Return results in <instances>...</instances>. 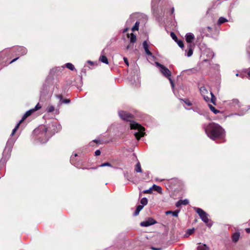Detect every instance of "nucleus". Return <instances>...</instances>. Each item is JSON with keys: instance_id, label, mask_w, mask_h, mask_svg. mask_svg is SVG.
<instances>
[{"instance_id": "nucleus-1", "label": "nucleus", "mask_w": 250, "mask_h": 250, "mask_svg": "<svg viewBox=\"0 0 250 250\" xmlns=\"http://www.w3.org/2000/svg\"><path fill=\"white\" fill-rule=\"evenodd\" d=\"M61 126L56 122L52 123L48 127H46L44 125L40 126L34 130V133L38 135V137L41 143H45L49 138L56 132L60 130Z\"/></svg>"}, {"instance_id": "nucleus-2", "label": "nucleus", "mask_w": 250, "mask_h": 250, "mask_svg": "<svg viewBox=\"0 0 250 250\" xmlns=\"http://www.w3.org/2000/svg\"><path fill=\"white\" fill-rule=\"evenodd\" d=\"M119 115L122 120L130 122L129 125L131 129L137 130V132L134 133V136L137 140H139L141 137L145 135V128L138 123L134 121H131L132 116L130 114L125 111H121L119 112Z\"/></svg>"}, {"instance_id": "nucleus-3", "label": "nucleus", "mask_w": 250, "mask_h": 250, "mask_svg": "<svg viewBox=\"0 0 250 250\" xmlns=\"http://www.w3.org/2000/svg\"><path fill=\"white\" fill-rule=\"evenodd\" d=\"M205 130L208 136L213 140L223 139L225 137L224 129L219 125L214 123H211L205 127Z\"/></svg>"}, {"instance_id": "nucleus-4", "label": "nucleus", "mask_w": 250, "mask_h": 250, "mask_svg": "<svg viewBox=\"0 0 250 250\" xmlns=\"http://www.w3.org/2000/svg\"><path fill=\"white\" fill-rule=\"evenodd\" d=\"M200 91L201 95L206 102L210 101L212 103L215 104L216 98L211 92L209 93L205 86L201 87Z\"/></svg>"}, {"instance_id": "nucleus-5", "label": "nucleus", "mask_w": 250, "mask_h": 250, "mask_svg": "<svg viewBox=\"0 0 250 250\" xmlns=\"http://www.w3.org/2000/svg\"><path fill=\"white\" fill-rule=\"evenodd\" d=\"M194 209L199 215L201 220L206 224L208 227H210L212 226V223H209L208 215L204 210L200 208L196 207L194 208Z\"/></svg>"}, {"instance_id": "nucleus-6", "label": "nucleus", "mask_w": 250, "mask_h": 250, "mask_svg": "<svg viewBox=\"0 0 250 250\" xmlns=\"http://www.w3.org/2000/svg\"><path fill=\"white\" fill-rule=\"evenodd\" d=\"M155 64L157 67H158L159 69V71L161 73L166 77L168 78L169 81V82L172 85V79L171 78V72L165 66L160 64L158 62H155Z\"/></svg>"}, {"instance_id": "nucleus-7", "label": "nucleus", "mask_w": 250, "mask_h": 250, "mask_svg": "<svg viewBox=\"0 0 250 250\" xmlns=\"http://www.w3.org/2000/svg\"><path fill=\"white\" fill-rule=\"evenodd\" d=\"M157 222L152 218H148L140 223L142 227H147L156 224Z\"/></svg>"}, {"instance_id": "nucleus-8", "label": "nucleus", "mask_w": 250, "mask_h": 250, "mask_svg": "<svg viewBox=\"0 0 250 250\" xmlns=\"http://www.w3.org/2000/svg\"><path fill=\"white\" fill-rule=\"evenodd\" d=\"M184 103V106L187 110H190L192 108L191 107H188L192 105L193 102L190 101L188 99H184L181 100Z\"/></svg>"}, {"instance_id": "nucleus-9", "label": "nucleus", "mask_w": 250, "mask_h": 250, "mask_svg": "<svg viewBox=\"0 0 250 250\" xmlns=\"http://www.w3.org/2000/svg\"><path fill=\"white\" fill-rule=\"evenodd\" d=\"M194 47V45L188 44L187 46V49L185 50V55L188 57L191 56L193 54Z\"/></svg>"}, {"instance_id": "nucleus-10", "label": "nucleus", "mask_w": 250, "mask_h": 250, "mask_svg": "<svg viewBox=\"0 0 250 250\" xmlns=\"http://www.w3.org/2000/svg\"><path fill=\"white\" fill-rule=\"evenodd\" d=\"M16 52L18 55H23L26 54L27 49L23 47L22 46H18L16 47Z\"/></svg>"}, {"instance_id": "nucleus-11", "label": "nucleus", "mask_w": 250, "mask_h": 250, "mask_svg": "<svg viewBox=\"0 0 250 250\" xmlns=\"http://www.w3.org/2000/svg\"><path fill=\"white\" fill-rule=\"evenodd\" d=\"M185 38L186 42L188 44H191V42L194 39V35L191 33H188L186 35Z\"/></svg>"}, {"instance_id": "nucleus-12", "label": "nucleus", "mask_w": 250, "mask_h": 250, "mask_svg": "<svg viewBox=\"0 0 250 250\" xmlns=\"http://www.w3.org/2000/svg\"><path fill=\"white\" fill-rule=\"evenodd\" d=\"M99 61L104 63L108 64V61L106 57L105 56L104 50H103L101 52V55L100 57Z\"/></svg>"}, {"instance_id": "nucleus-13", "label": "nucleus", "mask_w": 250, "mask_h": 250, "mask_svg": "<svg viewBox=\"0 0 250 250\" xmlns=\"http://www.w3.org/2000/svg\"><path fill=\"white\" fill-rule=\"evenodd\" d=\"M189 201L188 199L180 200L175 204L177 208H179L181 205H187L188 204Z\"/></svg>"}, {"instance_id": "nucleus-14", "label": "nucleus", "mask_w": 250, "mask_h": 250, "mask_svg": "<svg viewBox=\"0 0 250 250\" xmlns=\"http://www.w3.org/2000/svg\"><path fill=\"white\" fill-rule=\"evenodd\" d=\"M197 250H210V249L206 244L200 243L198 245Z\"/></svg>"}, {"instance_id": "nucleus-15", "label": "nucleus", "mask_w": 250, "mask_h": 250, "mask_svg": "<svg viewBox=\"0 0 250 250\" xmlns=\"http://www.w3.org/2000/svg\"><path fill=\"white\" fill-rule=\"evenodd\" d=\"M143 45V47H144V48L145 50L146 54L148 56H152V54L151 53V52L150 51H149V50L148 49V45L146 41L144 42Z\"/></svg>"}, {"instance_id": "nucleus-16", "label": "nucleus", "mask_w": 250, "mask_h": 250, "mask_svg": "<svg viewBox=\"0 0 250 250\" xmlns=\"http://www.w3.org/2000/svg\"><path fill=\"white\" fill-rule=\"evenodd\" d=\"M173 40L176 42L179 47L181 48L184 47V43L181 40H178L177 36L173 33Z\"/></svg>"}, {"instance_id": "nucleus-17", "label": "nucleus", "mask_w": 250, "mask_h": 250, "mask_svg": "<svg viewBox=\"0 0 250 250\" xmlns=\"http://www.w3.org/2000/svg\"><path fill=\"white\" fill-rule=\"evenodd\" d=\"M136 14H131L129 18L126 21V24L128 25H129L130 24H131L136 19Z\"/></svg>"}, {"instance_id": "nucleus-18", "label": "nucleus", "mask_w": 250, "mask_h": 250, "mask_svg": "<svg viewBox=\"0 0 250 250\" xmlns=\"http://www.w3.org/2000/svg\"><path fill=\"white\" fill-rule=\"evenodd\" d=\"M34 111V110L33 109L29 110L26 113L24 114L23 117L20 121V123H22L27 117L30 116Z\"/></svg>"}, {"instance_id": "nucleus-19", "label": "nucleus", "mask_w": 250, "mask_h": 250, "mask_svg": "<svg viewBox=\"0 0 250 250\" xmlns=\"http://www.w3.org/2000/svg\"><path fill=\"white\" fill-rule=\"evenodd\" d=\"M240 237L239 232H236L233 234L232 236V240L234 242H236L238 241Z\"/></svg>"}, {"instance_id": "nucleus-20", "label": "nucleus", "mask_w": 250, "mask_h": 250, "mask_svg": "<svg viewBox=\"0 0 250 250\" xmlns=\"http://www.w3.org/2000/svg\"><path fill=\"white\" fill-rule=\"evenodd\" d=\"M173 185H177L179 188L182 186V182L177 178H173Z\"/></svg>"}, {"instance_id": "nucleus-21", "label": "nucleus", "mask_w": 250, "mask_h": 250, "mask_svg": "<svg viewBox=\"0 0 250 250\" xmlns=\"http://www.w3.org/2000/svg\"><path fill=\"white\" fill-rule=\"evenodd\" d=\"M239 102L238 99H234L231 101H229V105L235 106L236 105H238Z\"/></svg>"}, {"instance_id": "nucleus-22", "label": "nucleus", "mask_w": 250, "mask_h": 250, "mask_svg": "<svg viewBox=\"0 0 250 250\" xmlns=\"http://www.w3.org/2000/svg\"><path fill=\"white\" fill-rule=\"evenodd\" d=\"M151 188H152V190L156 191L159 193L162 192V188L160 186L154 185L151 187Z\"/></svg>"}, {"instance_id": "nucleus-23", "label": "nucleus", "mask_w": 250, "mask_h": 250, "mask_svg": "<svg viewBox=\"0 0 250 250\" xmlns=\"http://www.w3.org/2000/svg\"><path fill=\"white\" fill-rule=\"evenodd\" d=\"M143 206H142V205H139L138 206V207H137L135 212H134V215L135 216H136L137 215L140 211L143 209Z\"/></svg>"}, {"instance_id": "nucleus-24", "label": "nucleus", "mask_w": 250, "mask_h": 250, "mask_svg": "<svg viewBox=\"0 0 250 250\" xmlns=\"http://www.w3.org/2000/svg\"><path fill=\"white\" fill-rule=\"evenodd\" d=\"M135 170L137 172H142V169L141 167V164L139 162H138L136 165Z\"/></svg>"}, {"instance_id": "nucleus-25", "label": "nucleus", "mask_w": 250, "mask_h": 250, "mask_svg": "<svg viewBox=\"0 0 250 250\" xmlns=\"http://www.w3.org/2000/svg\"><path fill=\"white\" fill-rule=\"evenodd\" d=\"M194 231V229H188L185 234V236L186 237H188L190 235L192 234Z\"/></svg>"}, {"instance_id": "nucleus-26", "label": "nucleus", "mask_w": 250, "mask_h": 250, "mask_svg": "<svg viewBox=\"0 0 250 250\" xmlns=\"http://www.w3.org/2000/svg\"><path fill=\"white\" fill-rule=\"evenodd\" d=\"M208 106L210 110L212 111L214 114H216L220 112V111L217 109H216L213 105L209 104Z\"/></svg>"}, {"instance_id": "nucleus-27", "label": "nucleus", "mask_w": 250, "mask_h": 250, "mask_svg": "<svg viewBox=\"0 0 250 250\" xmlns=\"http://www.w3.org/2000/svg\"><path fill=\"white\" fill-rule=\"evenodd\" d=\"M65 66L68 69L71 70H74L75 69V67L73 64L71 63H67L65 64Z\"/></svg>"}, {"instance_id": "nucleus-28", "label": "nucleus", "mask_w": 250, "mask_h": 250, "mask_svg": "<svg viewBox=\"0 0 250 250\" xmlns=\"http://www.w3.org/2000/svg\"><path fill=\"white\" fill-rule=\"evenodd\" d=\"M228 21V20L227 19L224 18V17H220L218 21V24H221L224 22H226Z\"/></svg>"}, {"instance_id": "nucleus-29", "label": "nucleus", "mask_w": 250, "mask_h": 250, "mask_svg": "<svg viewBox=\"0 0 250 250\" xmlns=\"http://www.w3.org/2000/svg\"><path fill=\"white\" fill-rule=\"evenodd\" d=\"M139 21H136L135 22V25H134V26L132 28L131 30L132 31H137L139 29Z\"/></svg>"}, {"instance_id": "nucleus-30", "label": "nucleus", "mask_w": 250, "mask_h": 250, "mask_svg": "<svg viewBox=\"0 0 250 250\" xmlns=\"http://www.w3.org/2000/svg\"><path fill=\"white\" fill-rule=\"evenodd\" d=\"M130 42H131V43H134L136 41V37L133 33H131L130 34Z\"/></svg>"}, {"instance_id": "nucleus-31", "label": "nucleus", "mask_w": 250, "mask_h": 250, "mask_svg": "<svg viewBox=\"0 0 250 250\" xmlns=\"http://www.w3.org/2000/svg\"><path fill=\"white\" fill-rule=\"evenodd\" d=\"M21 123H20V122H19V123L17 125L15 126V127L13 129L12 133L11 134V136H13L15 134V132H16V131L18 129Z\"/></svg>"}, {"instance_id": "nucleus-32", "label": "nucleus", "mask_w": 250, "mask_h": 250, "mask_svg": "<svg viewBox=\"0 0 250 250\" xmlns=\"http://www.w3.org/2000/svg\"><path fill=\"white\" fill-rule=\"evenodd\" d=\"M15 141V139H12V138H10L7 141V146H8V145H10V146H12L13 145V144L14 143Z\"/></svg>"}, {"instance_id": "nucleus-33", "label": "nucleus", "mask_w": 250, "mask_h": 250, "mask_svg": "<svg viewBox=\"0 0 250 250\" xmlns=\"http://www.w3.org/2000/svg\"><path fill=\"white\" fill-rule=\"evenodd\" d=\"M141 203L143 207L147 204V199L146 198H143L141 200Z\"/></svg>"}, {"instance_id": "nucleus-34", "label": "nucleus", "mask_w": 250, "mask_h": 250, "mask_svg": "<svg viewBox=\"0 0 250 250\" xmlns=\"http://www.w3.org/2000/svg\"><path fill=\"white\" fill-rule=\"evenodd\" d=\"M54 110V107L52 105L48 106L47 108V111L48 112H52Z\"/></svg>"}, {"instance_id": "nucleus-35", "label": "nucleus", "mask_w": 250, "mask_h": 250, "mask_svg": "<svg viewBox=\"0 0 250 250\" xmlns=\"http://www.w3.org/2000/svg\"><path fill=\"white\" fill-rule=\"evenodd\" d=\"M105 166L111 167V165L109 163L106 162V163H103L102 165H101L100 166H99V167H105Z\"/></svg>"}, {"instance_id": "nucleus-36", "label": "nucleus", "mask_w": 250, "mask_h": 250, "mask_svg": "<svg viewBox=\"0 0 250 250\" xmlns=\"http://www.w3.org/2000/svg\"><path fill=\"white\" fill-rule=\"evenodd\" d=\"M180 209H177L174 211H173V216H177L179 212H180Z\"/></svg>"}, {"instance_id": "nucleus-37", "label": "nucleus", "mask_w": 250, "mask_h": 250, "mask_svg": "<svg viewBox=\"0 0 250 250\" xmlns=\"http://www.w3.org/2000/svg\"><path fill=\"white\" fill-rule=\"evenodd\" d=\"M41 108V106L39 104H38L33 109L34 110V111H36Z\"/></svg>"}, {"instance_id": "nucleus-38", "label": "nucleus", "mask_w": 250, "mask_h": 250, "mask_svg": "<svg viewBox=\"0 0 250 250\" xmlns=\"http://www.w3.org/2000/svg\"><path fill=\"white\" fill-rule=\"evenodd\" d=\"M64 66H61V67H56L55 68V71H61V70L64 69Z\"/></svg>"}, {"instance_id": "nucleus-39", "label": "nucleus", "mask_w": 250, "mask_h": 250, "mask_svg": "<svg viewBox=\"0 0 250 250\" xmlns=\"http://www.w3.org/2000/svg\"><path fill=\"white\" fill-rule=\"evenodd\" d=\"M70 102V100H68V99H66V100H63L62 102H60V104H62L63 103L64 104H67V103H69Z\"/></svg>"}, {"instance_id": "nucleus-40", "label": "nucleus", "mask_w": 250, "mask_h": 250, "mask_svg": "<svg viewBox=\"0 0 250 250\" xmlns=\"http://www.w3.org/2000/svg\"><path fill=\"white\" fill-rule=\"evenodd\" d=\"M56 97L59 99L60 101H59V103L60 104V102H62V95H57L56 96Z\"/></svg>"}, {"instance_id": "nucleus-41", "label": "nucleus", "mask_w": 250, "mask_h": 250, "mask_svg": "<svg viewBox=\"0 0 250 250\" xmlns=\"http://www.w3.org/2000/svg\"><path fill=\"white\" fill-rule=\"evenodd\" d=\"M77 156V153H75L74 154V156H71L70 161H71L72 163H73V159L74 158V157H76Z\"/></svg>"}, {"instance_id": "nucleus-42", "label": "nucleus", "mask_w": 250, "mask_h": 250, "mask_svg": "<svg viewBox=\"0 0 250 250\" xmlns=\"http://www.w3.org/2000/svg\"><path fill=\"white\" fill-rule=\"evenodd\" d=\"M123 59H124V61L125 62V64L127 66H128L129 65V63H128V62L127 61V59L126 58H125V57H124Z\"/></svg>"}, {"instance_id": "nucleus-43", "label": "nucleus", "mask_w": 250, "mask_h": 250, "mask_svg": "<svg viewBox=\"0 0 250 250\" xmlns=\"http://www.w3.org/2000/svg\"><path fill=\"white\" fill-rule=\"evenodd\" d=\"M101 154V151L100 150H97L95 152V154L96 156H99Z\"/></svg>"}, {"instance_id": "nucleus-44", "label": "nucleus", "mask_w": 250, "mask_h": 250, "mask_svg": "<svg viewBox=\"0 0 250 250\" xmlns=\"http://www.w3.org/2000/svg\"><path fill=\"white\" fill-rule=\"evenodd\" d=\"M151 190H152V188H151L149 189L145 190L144 191V193H151Z\"/></svg>"}, {"instance_id": "nucleus-45", "label": "nucleus", "mask_w": 250, "mask_h": 250, "mask_svg": "<svg viewBox=\"0 0 250 250\" xmlns=\"http://www.w3.org/2000/svg\"><path fill=\"white\" fill-rule=\"evenodd\" d=\"M151 249L152 250H162V249L160 248H155V247H152L151 248Z\"/></svg>"}, {"instance_id": "nucleus-46", "label": "nucleus", "mask_w": 250, "mask_h": 250, "mask_svg": "<svg viewBox=\"0 0 250 250\" xmlns=\"http://www.w3.org/2000/svg\"><path fill=\"white\" fill-rule=\"evenodd\" d=\"M18 59H19V58L18 57V58H15V59H13L12 61H11L10 62V63H12V62H15V61H17Z\"/></svg>"}, {"instance_id": "nucleus-47", "label": "nucleus", "mask_w": 250, "mask_h": 250, "mask_svg": "<svg viewBox=\"0 0 250 250\" xmlns=\"http://www.w3.org/2000/svg\"><path fill=\"white\" fill-rule=\"evenodd\" d=\"M166 30H167V32L169 33L170 36L172 37V31L168 30L167 28H166Z\"/></svg>"}, {"instance_id": "nucleus-48", "label": "nucleus", "mask_w": 250, "mask_h": 250, "mask_svg": "<svg viewBox=\"0 0 250 250\" xmlns=\"http://www.w3.org/2000/svg\"><path fill=\"white\" fill-rule=\"evenodd\" d=\"M171 213H172V210H168V211L166 212V214H171Z\"/></svg>"}, {"instance_id": "nucleus-49", "label": "nucleus", "mask_w": 250, "mask_h": 250, "mask_svg": "<svg viewBox=\"0 0 250 250\" xmlns=\"http://www.w3.org/2000/svg\"><path fill=\"white\" fill-rule=\"evenodd\" d=\"M246 231L247 233H250V228H247L246 229Z\"/></svg>"}, {"instance_id": "nucleus-50", "label": "nucleus", "mask_w": 250, "mask_h": 250, "mask_svg": "<svg viewBox=\"0 0 250 250\" xmlns=\"http://www.w3.org/2000/svg\"><path fill=\"white\" fill-rule=\"evenodd\" d=\"M87 63H89V64H90L91 65L93 64V62L92 61H87Z\"/></svg>"}, {"instance_id": "nucleus-51", "label": "nucleus", "mask_w": 250, "mask_h": 250, "mask_svg": "<svg viewBox=\"0 0 250 250\" xmlns=\"http://www.w3.org/2000/svg\"><path fill=\"white\" fill-rule=\"evenodd\" d=\"M210 55H209V57H211V58H212V57H213V53H212V52H211L210 53Z\"/></svg>"}, {"instance_id": "nucleus-52", "label": "nucleus", "mask_w": 250, "mask_h": 250, "mask_svg": "<svg viewBox=\"0 0 250 250\" xmlns=\"http://www.w3.org/2000/svg\"><path fill=\"white\" fill-rule=\"evenodd\" d=\"M248 77L250 79V70L248 73Z\"/></svg>"}, {"instance_id": "nucleus-53", "label": "nucleus", "mask_w": 250, "mask_h": 250, "mask_svg": "<svg viewBox=\"0 0 250 250\" xmlns=\"http://www.w3.org/2000/svg\"><path fill=\"white\" fill-rule=\"evenodd\" d=\"M128 27H127V28H125V29H124V33H125V32H126L128 30Z\"/></svg>"}, {"instance_id": "nucleus-54", "label": "nucleus", "mask_w": 250, "mask_h": 250, "mask_svg": "<svg viewBox=\"0 0 250 250\" xmlns=\"http://www.w3.org/2000/svg\"><path fill=\"white\" fill-rule=\"evenodd\" d=\"M194 110V111H195V112H197V113H198L200 115H202V113L201 112L197 111L195 110Z\"/></svg>"}, {"instance_id": "nucleus-55", "label": "nucleus", "mask_w": 250, "mask_h": 250, "mask_svg": "<svg viewBox=\"0 0 250 250\" xmlns=\"http://www.w3.org/2000/svg\"><path fill=\"white\" fill-rule=\"evenodd\" d=\"M129 47H130V46H129V45H128V46H127L126 48L128 49H129Z\"/></svg>"}, {"instance_id": "nucleus-56", "label": "nucleus", "mask_w": 250, "mask_h": 250, "mask_svg": "<svg viewBox=\"0 0 250 250\" xmlns=\"http://www.w3.org/2000/svg\"><path fill=\"white\" fill-rule=\"evenodd\" d=\"M178 188H176V189H178V188H182V187H181V188H179L178 186Z\"/></svg>"}, {"instance_id": "nucleus-57", "label": "nucleus", "mask_w": 250, "mask_h": 250, "mask_svg": "<svg viewBox=\"0 0 250 250\" xmlns=\"http://www.w3.org/2000/svg\"><path fill=\"white\" fill-rule=\"evenodd\" d=\"M238 75H239V74H238V73H237V74H236V76H238Z\"/></svg>"}, {"instance_id": "nucleus-58", "label": "nucleus", "mask_w": 250, "mask_h": 250, "mask_svg": "<svg viewBox=\"0 0 250 250\" xmlns=\"http://www.w3.org/2000/svg\"><path fill=\"white\" fill-rule=\"evenodd\" d=\"M94 141L97 142V140H95Z\"/></svg>"}, {"instance_id": "nucleus-59", "label": "nucleus", "mask_w": 250, "mask_h": 250, "mask_svg": "<svg viewBox=\"0 0 250 250\" xmlns=\"http://www.w3.org/2000/svg\"><path fill=\"white\" fill-rule=\"evenodd\" d=\"M208 29H211V28L209 27H208Z\"/></svg>"}, {"instance_id": "nucleus-60", "label": "nucleus", "mask_w": 250, "mask_h": 250, "mask_svg": "<svg viewBox=\"0 0 250 250\" xmlns=\"http://www.w3.org/2000/svg\"><path fill=\"white\" fill-rule=\"evenodd\" d=\"M238 115H239V116H241V115H242V114H238Z\"/></svg>"}]
</instances>
